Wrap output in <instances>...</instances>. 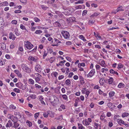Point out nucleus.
Listing matches in <instances>:
<instances>
[{
	"label": "nucleus",
	"instance_id": "2f4dec72",
	"mask_svg": "<svg viewBox=\"0 0 129 129\" xmlns=\"http://www.w3.org/2000/svg\"><path fill=\"white\" fill-rule=\"evenodd\" d=\"M115 94V92L113 91H111L109 93V95L110 97H112Z\"/></svg>",
	"mask_w": 129,
	"mask_h": 129
},
{
	"label": "nucleus",
	"instance_id": "052dcab7",
	"mask_svg": "<svg viewBox=\"0 0 129 129\" xmlns=\"http://www.w3.org/2000/svg\"><path fill=\"white\" fill-rule=\"evenodd\" d=\"M74 75V74L73 72L70 73L68 75V77H69L71 78L72 77V76Z\"/></svg>",
	"mask_w": 129,
	"mask_h": 129
},
{
	"label": "nucleus",
	"instance_id": "e2e57ef3",
	"mask_svg": "<svg viewBox=\"0 0 129 129\" xmlns=\"http://www.w3.org/2000/svg\"><path fill=\"white\" fill-rule=\"evenodd\" d=\"M39 113H37L35 114V118L36 119L38 117L39 115Z\"/></svg>",
	"mask_w": 129,
	"mask_h": 129
},
{
	"label": "nucleus",
	"instance_id": "c03bdc74",
	"mask_svg": "<svg viewBox=\"0 0 129 129\" xmlns=\"http://www.w3.org/2000/svg\"><path fill=\"white\" fill-rule=\"evenodd\" d=\"M118 124L120 125L121 124H124V121L123 120H121V119H120V120H119L118 121Z\"/></svg>",
	"mask_w": 129,
	"mask_h": 129
},
{
	"label": "nucleus",
	"instance_id": "ddd939ff",
	"mask_svg": "<svg viewBox=\"0 0 129 129\" xmlns=\"http://www.w3.org/2000/svg\"><path fill=\"white\" fill-rule=\"evenodd\" d=\"M22 84L20 82H19L16 84L15 85L17 87L20 89L21 88Z\"/></svg>",
	"mask_w": 129,
	"mask_h": 129
},
{
	"label": "nucleus",
	"instance_id": "c756f323",
	"mask_svg": "<svg viewBox=\"0 0 129 129\" xmlns=\"http://www.w3.org/2000/svg\"><path fill=\"white\" fill-rule=\"evenodd\" d=\"M122 7L121 6L120 7H118L117 9V11H123L124 10L122 9Z\"/></svg>",
	"mask_w": 129,
	"mask_h": 129
},
{
	"label": "nucleus",
	"instance_id": "3c124183",
	"mask_svg": "<svg viewBox=\"0 0 129 129\" xmlns=\"http://www.w3.org/2000/svg\"><path fill=\"white\" fill-rule=\"evenodd\" d=\"M34 20L36 22H38L40 21V19L37 18H34Z\"/></svg>",
	"mask_w": 129,
	"mask_h": 129
},
{
	"label": "nucleus",
	"instance_id": "a878e982",
	"mask_svg": "<svg viewBox=\"0 0 129 129\" xmlns=\"http://www.w3.org/2000/svg\"><path fill=\"white\" fill-rule=\"evenodd\" d=\"M129 113H123L122 115V117H124L127 116L129 115Z\"/></svg>",
	"mask_w": 129,
	"mask_h": 129
},
{
	"label": "nucleus",
	"instance_id": "412c9836",
	"mask_svg": "<svg viewBox=\"0 0 129 129\" xmlns=\"http://www.w3.org/2000/svg\"><path fill=\"white\" fill-rule=\"evenodd\" d=\"M113 81V78L112 77H110L109 79H108V82L109 84H111Z\"/></svg>",
	"mask_w": 129,
	"mask_h": 129
},
{
	"label": "nucleus",
	"instance_id": "0e129e2a",
	"mask_svg": "<svg viewBox=\"0 0 129 129\" xmlns=\"http://www.w3.org/2000/svg\"><path fill=\"white\" fill-rule=\"evenodd\" d=\"M91 6L92 7H94V8H96L98 6V5L97 4H91Z\"/></svg>",
	"mask_w": 129,
	"mask_h": 129
},
{
	"label": "nucleus",
	"instance_id": "e433bc0d",
	"mask_svg": "<svg viewBox=\"0 0 129 129\" xmlns=\"http://www.w3.org/2000/svg\"><path fill=\"white\" fill-rule=\"evenodd\" d=\"M49 113L48 112H44L43 113V115L46 118H47L48 117Z\"/></svg>",
	"mask_w": 129,
	"mask_h": 129
},
{
	"label": "nucleus",
	"instance_id": "393cba45",
	"mask_svg": "<svg viewBox=\"0 0 129 129\" xmlns=\"http://www.w3.org/2000/svg\"><path fill=\"white\" fill-rule=\"evenodd\" d=\"M65 83L67 85H69L71 83V82L70 80L69 79H67Z\"/></svg>",
	"mask_w": 129,
	"mask_h": 129
},
{
	"label": "nucleus",
	"instance_id": "f704fd0d",
	"mask_svg": "<svg viewBox=\"0 0 129 129\" xmlns=\"http://www.w3.org/2000/svg\"><path fill=\"white\" fill-rule=\"evenodd\" d=\"M26 85L25 84L24 85H23L22 84V86H21V88H20V89H22V90H23L25 89L26 88Z\"/></svg>",
	"mask_w": 129,
	"mask_h": 129
},
{
	"label": "nucleus",
	"instance_id": "bb28decb",
	"mask_svg": "<svg viewBox=\"0 0 129 129\" xmlns=\"http://www.w3.org/2000/svg\"><path fill=\"white\" fill-rule=\"evenodd\" d=\"M79 37L80 39L83 40L85 42L86 41V40L85 39V38L82 35H80L79 36Z\"/></svg>",
	"mask_w": 129,
	"mask_h": 129
},
{
	"label": "nucleus",
	"instance_id": "ea45409f",
	"mask_svg": "<svg viewBox=\"0 0 129 129\" xmlns=\"http://www.w3.org/2000/svg\"><path fill=\"white\" fill-rule=\"evenodd\" d=\"M2 4L3 6H8V4L7 1L2 3Z\"/></svg>",
	"mask_w": 129,
	"mask_h": 129
},
{
	"label": "nucleus",
	"instance_id": "aec40b11",
	"mask_svg": "<svg viewBox=\"0 0 129 129\" xmlns=\"http://www.w3.org/2000/svg\"><path fill=\"white\" fill-rule=\"evenodd\" d=\"M28 59L30 60L34 61H36V59H35L34 58L31 56H29L28 57Z\"/></svg>",
	"mask_w": 129,
	"mask_h": 129
},
{
	"label": "nucleus",
	"instance_id": "f03ea898",
	"mask_svg": "<svg viewBox=\"0 0 129 129\" xmlns=\"http://www.w3.org/2000/svg\"><path fill=\"white\" fill-rule=\"evenodd\" d=\"M25 47L29 50L31 49L33 47V45L28 41H27L25 43Z\"/></svg>",
	"mask_w": 129,
	"mask_h": 129
},
{
	"label": "nucleus",
	"instance_id": "69168bd1",
	"mask_svg": "<svg viewBox=\"0 0 129 129\" xmlns=\"http://www.w3.org/2000/svg\"><path fill=\"white\" fill-rule=\"evenodd\" d=\"M41 77H35V80L36 82L39 81L40 80Z\"/></svg>",
	"mask_w": 129,
	"mask_h": 129
},
{
	"label": "nucleus",
	"instance_id": "8fccbe9b",
	"mask_svg": "<svg viewBox=\"0 0 129 129\" xmlns=\"http://www.w3.org/2000/svg\"><path fill=\"white\" fill-rule=\"evenodd\" d=\"M14 91L17 93H19L20 90L19 89L17 88H15L14 89Z\"/></svg>",
	"mask_w": 129,
	"mask_h": 129
},
{
	"label": "nucleus",
	"instance_id": "680f3d73",
	"mask_svg": "<svg viewBox=\"0 0 129 129\" xmlns=\"http://www.w3.org/2000/svg\"><path fill=\"white\" fill-rule=\"evenodd\" d=\"M15 13H21V11L19 10H16L15 11Z\"/></svg>",
	"mask_w": 129,
	"mask_h": 129
},
{
	"label": "nucleus",
	"instance_id": "de8ad7c7",
	"mask_svg": "<svg viewBox=\"0 0 129 129\" xmlns=\"http://www.w3.org/2000/svg\"><path fill=\"white\" fill-rule=\"evenodd\" d=\"M11 23L12 24H16L17 23V21L16 20H13L12 21Z\"/></svg>",
	"mask_w": 129,
	"mask_h": 129
},
{
	"label": "nucleus",
	"instance_id": "6ab92c4d",
	"mask_svg": "<svg viewBox=\"0 0 129 129\" xmlns=\"http://www.w3.org/2000/svg\"><path fill=\"white\" fill-rule=\"evenodd\" d=\"M15 43L14 42H11L10 46V48L11 49H13L15 47L14 45Z\"/></svg>",
	"mask_w": 129,
	"mask_h": 129
},
{
	"label": "nucleus",
	"instance_id": "dca6fc26",
	"mask_svg": "<svg viewBox=\"0 0 129 129\" xmlns=\"http://www.w3.org/2000/svg\"><path fill=\"white\" fill-rule=\"evenodd\" d=\"M54 26L56 27H59L60 25L59 22L57 21H56L54 23Z\"/></svg>",
	"mask_w": 129,
	"mask_h": 129
},
{
	"label": "nucleus",
	"instance_id": "5fc2aeb1",
	"mask_svg": "<svg viewBox=\"0 0 129 129\" xmlns=\"http://www.w3.org/2000/svg\"><path fill=\"white\" fill-rule=\"evenodd\" d=\"M94 125L96 126L95 127V128L96 129H98V126H99V124L98 123L95 122L94 123Z\"/></svg>",
	"mask_w": 129,
	"mask_h": 129
},
{
	"label": "nucleus",
	"instance_id": "1a4fd4ad",
	"mask_svg": "<svg viewBox=\"0 0 129 129\" xmlns=\"http://www.w3.org/2000/svg\"><path fill=\"white\" fill-rule=\"evenodd\" d=\"M9 38L10 39H12L14 40H15L16 38L15 35L13 34L12 33H10L9 35Z\"/></svg>",
	"mask_w": 129,
	"mask_h": 129
},
{
	"label": "nucleus",
	"instance_id": "72a5a7b5",
	"mask_svg": "<svg viewBox=\"0 0 129 129\" xmlns=\"http://www.w3.org/2000/svg\"><path fill=\"white\" fill-rule=\"evenodd\" d=\"M42 31L41 30H37L35 32V33L36 34H38L41 33Z\"/></svg>",
	"mask_w": 129,
	"mask_h": 129
},
{
	"label": "nucleus",
	"instance_id": "4be33fe9",
	"mask_svg": "<svg viewBox=\"0 0 129 129\" xmlns=\"http://www.w3.org/2000/svg\"><path fill=\"white\" fill-rule=\"evenodd\" d=\"M55 59V57H51L50 59H49L50 60V62L51 63H52L54 61Z\"/></svg>",
	"mask_w": 129,
	"mask_h": 129
},
{
	"label": "nucleus",
	"instance_id": "49530a36",
	"mask_svg": "<svg viewBox=\"0 0 129 129\" xmlns=\"http://www.w3.org/2000/svg\"><path fill=\"white\" fill-rule=\"evenodd\" d=\"M10 107L11 109H16V107L14 106L13 105H11L10 106Z\"/></svg>",
	"mask_w": 129,
	"mask_h": 129
},
{
	"label": "nucleus",
	"instance_id": "7ed1b4c3",
	"mask_svg": "<svg viewBox=\"0 0 129 129\" xmlns=\"http://www.w3.org/2000/svg\"><path fill=\"white\" fill-rule=\"evenodd\" d=\"M61 34L66 39L68 38L70 36L69 33L66 31H62L61 32Z\"/></svg>",
	"mask_w": 129,
	"mask_h": 129
},
{
	"label": "nucleus",
	"instance_id": "13d9d810",
	"mask_svg": "<svg viewBox=\"0 0 129 129\" xmlns=\"http://www.w3.org/2000/svg\"><path fill=\"white\" fill-rule=\"evenodd\" d=\"M100 14V13L99 12L95 13L93 14V15L95 17H96L99 15Z\"/></svg>",
	"mask_w": 129,
	"mask_h": 129
},
{
	"label": "nucleus",
	"instance_id": "f3484780",
	"mask_svg": "<svg viewBox=\"0 0 129 129\" xmlns=\"http://www.w3.org/2000/svg\"><path fill=\"white\" fill-rule=\"evenodd\" d=\"M124 85L122 83H120L118 85V87L119 88H123L124 87Z\"/></svg>",
	"mask_w": 129,
	"mask_h": 129
},
{
	"label": "nucleus",
	"instance_id": "bf43d9fd",
	"mask_svg": "<svg viewBox=\"0 0 129 129\" xmlns=\"http://www.w3.org/2000/svg\"><path fill=\"white\" fill-rule=\"evenodd\" d=\"M109 126L110 127H111L113 125V124L112 122H109Z\"/></svg>",
	"mask_w": 129,
	"mask_h": 129
},
{
	"label": "nucleus",
	"instance_id": "a211bd4d",
	"mask_svg": "<svg viewBox=\"0 0 129 129\" xmlns=\"http://www.w3.org/2000/svg\"><path fill=\"white\" fill-rule=\"evenodd\" d=\"M82 123L83 124L85 125H88L89 124V123L88 121L86 120H83L82 121Z\"/></svg>",
	"mask_w": 129,
	"mask_h": 129
},
{
	"label": "nucleus",
	"instance_id": "7c9ffc66",
	"mask_svg": "<svg viewBox=\"0 0 129 129\" xmlns=\"http://www.w3.org/2000/svg\"><path fill=\"white\" fill-rule=\"evenodd\" d=\"M20 28L23 30L25 29L27 31H28L27 30L25 26L23 24H21L20 25Z\"/></svg>",
	"mask_w": 129,
	"mask_h": 129
},
{
	"label": "nucleus",
	"instance_id": "9b49d317",
	"mask_svg": "<svg viewBox=\"0 0 129 129\" xmlns=\"http://www.w3.org/2000/svg\"><path fill=\"white\" fill-rule=\"evenodd\" d=\"M12 118L11 120L13 122L15 121H18V119L17 117H15L13 115Z\"/></svg>",
	"mask_w": 129,
	"mask_h": 129
},
{
	"label": "nucleus",
	"instance_id": "864d4df0",
	"mask_svg": "<svg viewBox=\"0 0 129 129\" xmlns=\"http://www.w3.org/2000/svg\"><path fill=\"white\" fill-rule=\"evenodd\" d=\"M64 76L62 75L59 76L58 77V79L59 80H60L64 78Z\"/></svg>",
	"mask_w": 129,
	"mask_h": 129
},
{
	"label": "nucleus",
	"instance_id": "cd10ccee",
	"mask_svg": "<svg viewBox=\"0 0 129 129\" xmlns=\"http://www.w3.org/2000/svg\"><path fill=\"white\" fill-rule=\"evenodd\" d=\"M123 65L121 63H119L118 64L117 67V69H120L122 68L123 67Z\"/></svg>",
	"mask_w": 129,
	"mask_h": 129
},
{
	"label": "nucleus",
	"instance_id": "58836bf2",
	"mask_svg": "<svg viewBox=\"0 0 129 129\" xmlns=\"http://www.w3.org/2000/svg\"><path fill=\"white\" fill-rule=\"evenodd\" d=\"M29 82L32 84H34V81L31 79H30L29 80Z\"/></svg>",
	"mask_w": 129,
	"mask_h": 129
},
{
	"label": "nucleus",
	"instance_id": "338daca9",
	"mask_svg": "<svg viewBox=\"0 0 129 129\" xmlns=\"http://www.w3.org/2000/svg\"><path fill=\"white\" fill-rule=\"evenodd\" d=\"M62 97L64 100H66L67 99V96L66 95H63Z\"/></svg>",
	"mask_w": 129,
	"mask_h": 129
},
{
	"label": "nucleus",
	"instance_id": "6e6552de",
	"mask_svg": "<svg viewBox=\"0 0 129 129\" xmlns=\"http://www.w3.org/2000/svg\"><path fill=\"white\" fill-rule=\"evenodd\" d=\"M13 124L11 120H9L7 123L6 124V126L7 127H10L13 126Z\"/></svg>",
	"mask_w": 129,
	"mask_h": 129
},
{
	"label": "nucleus",
	"instance_id": "f8f14e48",
	"mask_svg": "<svg viewBox=\"0 0 129 129\" xmlns=\"http://www.w3.org/2000/svg\"><path fill=\"white\" fill-rule=\"evenodd\" d=\"M110 72L111 74H116L117 75H118V73L117 72L113 70L112 69L110 70Z\"/></svg>",
	"mask_w": 129,
	"mask_h": 129
},
{
	"label": "nucleus",
	"instance_id": "79ce46f5",
	"mask_svg": "<svg viewBox=\"0 0 129 129\" xmlns=\"http://www.w3.org/2000/svg\"><path fill=\"white\" fill-rule=\"evenodd\" d=\"M4 20L3 19V18L0 17V25H3L4 23L3 22Z\"/></svg>",
	"mask_w": 129,
	"mask_h": 129
},
{
	"label": "nucleus",
	"instance_id": "423d86ee",
	"mask_svg": "<svg viewBox=\"0 0 129 129\" xmlns=\"http://www.w3.org/2000/svg\"><path fill=\"white\" fill-rule=\"evenodd\" d=\"M35 70L37 72L40 73L42 69L40 65L39 64H37L35 67Z\"/></svg>",
	"mask_w": 129,
	"mask_h": 129
},
{
	"label": "nucleus",
	"instance_id": "4d7b16f0",
	"mask_svg": "<svg viewBox=\"0 0 129 129\" xmlns=\"http://www.w3.org/2000/svg\"><path fill=\"white\" fill-rule=\"evenodd\" d=\"M75 8L76 9H81L82 8V6L80 5L76 7Z\"/></svg>",
	"mask_w": 129,
	"mask_h": 129
},
{
	"label": "nucleus",
	"instance_id": "f257e3e1",
	"mask_svg": "<svg viewBox=\"0 0 129 129\" xmlns=\"http://www.w3.org/2000/svg\"><path fill=\"white\" fill-rule=\"evenodd\" d=\"M21 67L23 70L25 72L28 73H30L31 72L30 69L27 66L24 64H22Z\"/></svg>",
	"mask_w": 129,
	"mask_h": 129
},
{
	"label": "nucleus",
	"instance_id": "0eeeda50",
	"mask_svg": "<svg viewBox=\"0 0 129 129\" xmlns=\"http://www.w3.org/2000/svg\"><path fill=\"white\" fill-rule=\"evenodd\" d=\"M95 70L92 69L90 72L88 74L87 77H91L93 76L94 74L95 73Z\"/></svg>",
	"mask_w": 129,
	"mask_h": 129
},
{
	"label": "nucleus",
	"instance_id": "a19ab883",
	"mask_svg": "<svg viewBox=\"0 0 129 129\" xmlns=\"http://www.w3.org/2000/svg\"><path fill=\"white\" fill-rule=\"evenodd\" d=\"M83 1L82 0H80L79 1H78L75 2V4H83Z\"/></svg>",
	"mask_w": 129,
	"mask_h": 129
},
{
	"label": "nucleus",
	"instance_id": "603ef678",
	"mask_svg": "<svg viewBox=\"0 0 129 129\" xmlns=\"http://www.w3.org/2000/svg\"><path fill=\"white\" fill-rule=\"evenodd\" d=\"M35 75L37 76V77H42L41 75L38 73H35Z\"/></svg>",
	"mask_w": 129,
	"mask_h": 129
},
{
	"label": "nucleus",
	"instance_id": "774afa93",
	"mask_svg": "<svg viewBox=\"0 0 129 129\" xmlns=\"http://www.w3.org/2000/svg\"><path fill=\"white\" fill-rule=\"evenodd\" d=\"M87 11L86 10H84L83 12L82 13V15H85L87 13Z\"/></svg>",
	"mask_w": 129,
	"mask_h": 129
},
{
	"label": "nucleus",
	"instance_id": "5701e85b",
	"mask_svg": "<svg viewBox=\"0 0 129 129\" xmlns=\"http://www.w3.org/2000/svg\"><path fill=\"white\" fill-rule=\"evenodd\" d=\"M113 104H112L110 102L108 103L107 104V106L108 107L110 108L111 109H112Z\"/></svg>",
	"mask_w": 129,
	"mask_h": 129
},
{
	"label": "nucleus",
	"instance_id": "37998d69",
	"mask_svg": "<svg viewBox=\"0 0 129 129\" xmlns=\"http://www.w3.org/2000/svg\"><path fill=\"white\" fill-rule=\"evenodd\" d=\"M41 7L44 10H46L48 8V7L44 5H42L41 6Z\"/></svg>",
	"mask_w": 129,
	"mask_h": 129
},
{
	"label": "nucleus",
	"instance_id": "b1692460",
	"mask_svg": "<svg viewBox=\"0 0 129 129\" xmlns=\"http://www.w3.org/2000/svg\"><path fill=\"white\" fill-rule=\"evenodd\" d=\"M1 48L4 49L5 48L6 49V46L5 43H1Z\"/></svg>",
	"mask_w": 129,
	"mask_h": 129
},
{
	"label": "nucleus",
	"instance_id": "2eb2a0df",
	"mask_svg": "<svg viewBox=\"0 0 129 129\" xmlns=\"http://www.w3.org/2000/svg\"><path fill=\"white\" fill-rule=\"evenodd\" d=\"M100 64L102 66L104 67H105V62L104 60H101V63Z\"/></svg>",
	"mask_w": 129,
	"mask_h": 129
},
{
	"label": "nucleus",
	"instance_id": "a18cd8bd",
	"mask_svg": "<svg viewBox=\"0 0 129 129\" xmlns=\"http://www.w3.org/2000/svg\"><path fill=\"white\" fill-rule=\"evenodd\" d=\"M47 53L46 52V51L45 50L44 51V55H43V58L44 59L45 58V56H46L47 55Z\"/></svg>",
	"mask_w": 129,
	"mask_h": 129
},
{
	"label": "nucleus",
	"instance_id": "09e8293b",
	"mask_svg": "<svg viewBox=\"0 0 129 129\" xmlns=\"http://www.w3.org/2000/svg\"><path fill=\"white\" fill-rule=\"evenodd\" d=\"M30 97L32 99H35L36 98V95L35 94L31 95Z\"/></svg>",
	"mask_w": 129,
	"mask_h": 129
},
{
	"label": "nucleus",
	"instance_id": "9d476101",
	"mask_svg": "<svg viewBox=\"0 0 129 129\" xmlns=\"http://www.w3.org/2000/svg\"><path fill=\"white\" fill-rule=\"evenodd\" d=\"M17 121H15L13 122L14 125L12 127L13 128H14L15 129L17 128L19 125V124L17 123Z\"/></svg>",
	"mask_w": 129,
	"mask_h": 129
},
{
	"label": "nucleus",
	"instance_id": "c9c22d12",
	"mask_svg": "<svg viewBox=\"0 0 129 129\" xmlns=\"http://www.w3.org/2000/svg\"><path fill=\"white\" fill-rule=\"evenodd\" d=\"M26 123L27 124V125L29 126H30L32 125L31 123L29 121L27 120Z\"/></svg>",
	"mask_w": 129,
	"mask_h": 129
},
{
	"label": "nucleus",
	"instance_id": "c85d7f7f",
	"mask_svg": "<svg viewBox=\"0 0 129 129\" xmlns=\"http://www.w3.org/2000/svg\"><path fill=\"white\" fill-rule=\"evenodd\" d=\"M14 31L16 35L18 36L20 35L18 33V30L17 28H15L14 30Z\"/></svg>",
	"mask_w": 129,
	"mask_h": 129
},
{
	"label": "nucleus",
	"instance_id": "6e6d98bb",
	"mask_svg": "<svg viewBox=\"0 0 129 129\" xmlns=\"http://www.w3.org/2000/svg\"><path fill=\"white\" fill-rule=\"evenodd\" d=\"M70 20L72 21H74L75 20V18L74 17H72L70 18Z\"/></svg>",
	"mask_w": 129,
	"mask_h": 129
},
{
	"label": "nucleus",
	"instance_id": "20e7f679",
	"mask_svg": "<svg viewBox=\"0 0 129 129\" xmlns=\"http://www.w3.org/2000/svg\"><path fill=\"white\" fill-rule=\"evenodd\" d=\"M54 42L53 44H52L51 45L53 46H58L59 45L58 43H61V42L56 38L54 39Z\"/></svg>",
	"mask_w": 129,
	"mask_h": 129
},
{
	"label": "nucleus",
	"instance_id": "4c0bfd02",
	"mask_svg": "<svg viewBox=\"0 0 129 129\" xmlns=\"http://www.w3.org/2000/svg\"><path fill=\"white\" fill-rule=\"evenodd\" d=\"M94 21L92 20H89V24L90 25H92L94 23Z\"/></svg>",
	"mask_w": 129,
	"mask_h": 129
},
{
	"label": "nucleus",
	"instance_id": "4468645a",
	"mask_svg": "<svg viewBox=\"0 0 129 129\" xmlns=\"http://www.w3.org/2000/svg\"><path fill=\"white\" fill-rule=\"evenodd\" d=\"M78 125L79 126L78 128L79 129H85L81 124L78 123Z\"/></svg>",
	"mask_w": 129,
	"mask_h": 129
},
{
	"label": "nucleus",
	"instance_id": "473e14b6",
	"mask_svg": "<svg viewBox=\"0 0 129 129\" xmlns=\"http://www.w3.org/2000/svg\"><path fill=\"white\" fill-rule=\"evenodd\" d=\"M105 81V80L104 79V78H102L100 79L99 80L100 83L101 84H103V81Z\"/></svg>",
	"mask_w": 129,
	"mask_h": 129
},
{
	"label": "nucleus",
	"instance_id": "39448f33",
	"mask_svg": "<svg viewBox=\"0 0 129 129\" xmlns=\"http://www.w3.org/2000/svg\"><path fill=\"white\" fill-rule=\"evenodd\" d=\"M56 98V96L54 95H51L49 97V100L50 101L51 103H53Z\"/></svg>",
	"mask_w": 129,
	"mask_h": 129
}]
</instances>
